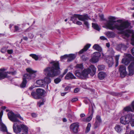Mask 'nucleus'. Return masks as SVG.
Wrapping results in <instances>:
<instances>
[{
  "label": "nucleus",
  "instance_id": "obj_1",
  "mask_svg": "<svg viewBox=\"0 0 134 134\" xmlns=\"http://www.w3.org/2000/svg\"><path fill=\"white\" fill-rule=\"evenodd\" d=\"M99 16L102 20H106L107 23L105 24V28L111 30L116 29L119 31L118 34H122V37L126 39L130 36V34L127 31H124V30L128 28L130 26V24L127 21H125L121 23V20H115L116 19L115 17L109 16L108 18V20H106L104 19V15L103 14L99 15Z\"/></svg>",
  "mask_w": 134,
  "mask_h": 134
},
{
  "label": "nucleus",
  "instance_id": "obj_2",
  "mask_svg": "<svg viewBox=\"0 0 134 134\" xmlns=\"http://www.w3.org/2000/svg\"><path fill=\"white\" fill-rule=\"evenodd\" d=\"M50 63L52 66L47 67L43 70L44 74L49 77H45L43 80L45 85L51 82V79L49 77H53L60 73L59 64L58 62L52 61Z\"/></svg>",
  "mask_w": 134,
  "mask_h": 134
},
{
  "label": "nucleus",
  "instance_id": "obj_3",
  "mask_svg": "<svg viewBox=\"0 0 134 134\" xmlns=\"http://www.w3.org/2000/svg\"><path fill=\"white\" fill-rule=\"evenodd\" d=\"M26 70L27 73L24 75L23 81L20 85V87L22 88L25 87L26 86L27 83L26 79L29 80L33 79L36 76L37 71L34 70L30 68H27Z\"/></svg>",
  "mask_w": 134,
  "mask_h": 134
},
{
  "label": "nucleus",
  "instance_id": "obj_4",
  "mask_svg": "<svg viewBox=\"0 0 134 134\" xmlns=\"http://www.w3.org/2000/svg\"><path fill=\"white\" fill-rule=\"evenodd\" d=\"M96 71V68L94 65H91L88 68L84 69L82 72V77H87L89 74L91 76H93L95 74Z\"/></svg>",
  "mask_w": 134,
  "mask_h": 134
},
{
  "label": "nucleus",
  "instance_id": "obj_5",
  "mask_svg": "<svg viewBox=\"0 0 134 134\" xmlns=\"http://www.w3.org/2000/svg\"><path fill=\"white\" fill-rule=\"evenodd\" d=\"M13 129L14 131L16 133H20L22 129L25 133L27 134L28 133L27 127L26 126L23 124L18 125L16 123H14L13 125Z\"/></svg>",
  "mask_w": 134,
  "mask_h": 134
},
{
  "label": "nucleus",
  "instance_id": "obj_6",
  "mask_svg": "<svg viewBox=\"0 0 134 134\" xmlns=\"http://www.w3.org/2000/svg\"><path fill=\"white\" fill-rule=\"evenodd\" d=\"M89 18L87 14L84 15H80L78 14H74L70 18V20L73 21V23H75L77 21V19L81 21H84L85 20H88Z\"/></svg>",
  "mask_w": 134,
  "mask_h": 134
},
{
  "label": "nucleus",
  "instance_id": "obj_7",
  "mask_svg": "<svg viewBox=\"0 0 134 134\" xmlns=\"http://www.w3.org/2000/svg\"><path fill=\"white\" fill-rule=\"evenodd\" d=\"M8 116L9 119L12 121L14 122H19L20 121L17 119L19 118L20 120H24L23 118L19 114H15L11 111L8 113Z\"/></svg>",
  "mask_w": 134,
  "mask_h": 134
},
{
  "label": "nucleus",
  "instance_id": "obj_8",
  "mask_svg": "<svg viewBox=\"0 0 134 134\" xmlns=\"http://www.w3.org/2000/svg\"><path fill=\"white\" fill-rule=\"evenodd\" d=\"M37 93L35 92H32L31 95L33 98L36 99H39L44 94L45 91L43 90L40 88L37 89L36 90Z\"/></svg>",
  "mask_w": 134,
  "mask_h": 134
},
{
  "label": "nucleus",
  "instance_id": "obj_9",
  "mask_svg": "<svg viewBox=\"0 0 134 134\" xmlns=\"http://www.w3.org/2000/svg\"><path fill=\"white\" fill-rule=\"evenodd\" d=\"M6 69L4 68L0 69V80H2L7 77L8 74L12 75H14L16 73L15 71H14L5 72Z\"/></svg>",
  "mask_w": 134,
  "mask_h": 134
},
{
  "label": "nucleus",
  "instance_id": "obj_10",
  "mask_svg": "<svg viewBox=\"0 0 134 134\" xmlns=\"http://www.w3.org/2000/svg\"><path fill=\"white\" fill-rule=\"evenodd\" d=\"M79 125L78 122H75L72 124L70 126V131L74 133H76L79 131Z\"/></svg>",
  "mask_w": 134,
  "mask_h": 134
},
{
  "label": "nucleus",
  "instance_id": "obj_11",
  "mask_svg": "<svg viewBox=\"0 0 134 134\" xmlns=\"http://www.w3.org/2000/svg\"><path fill=\"white\" fill-rule=\"evenodd\" d=\"M133 59V57L131 55L128 54L126 55L125 57L122 59L121 62L125 65H127L130 63L131 61Z\"/></svg>",
  "mask_w": 134,
  "mask_h": 134
},
{
  "label": "nucleus",
  "instance_id": "obj_12",
  "mask_svg": "<svg viewBox=\"0 0 134 134\" xmlns=\"http://www.w3.org/2000/svg\"><path fill=\"white\" fill-rule=\"evenodd\" d=\"M3 111H1L0 113V131L4 132L7 131L6 126L2 122L1 118L3 115Z\"/></svg>",
  "mask_w": 134,
  "mask_h": 134
},
{
  "label": "nucleus",
  "instance_id": "obj_13",
  "mask_svg": "<svg viewBox=\"0 0 134 134\" xmlns=\"http://www.w3.org/2000/svg\"><path fill=\"white\" fill-rule=\"evenodd\" d=\"M94 112L93 108L92 105L91 107H90L89 108L88 114L89 116L86 119L85 121L87 122H89L92 119Z\"/></svg>",
  "mask_w": 134,
  "mask_h": 134
},
{
  "label": "nucleus",
  "instance_id": "obj_14",
  "mask_svg": "<svg viewBox=\"0 0 134 134\" xmlns=\"http://www.w3.org/2000/svg\"><path fill=\"white\" fill-rule=\"evenodd\" d=\"M119 70L121 76L122 77H124L127 74L125 66L124 65H121L119 68Z\"/></svg>",
  "mask_w": 134,
  "mask_h": 134
},
{
  "label": "nucleus",
  "instance_id": "obj_15",
  "mask_svg": "<svg viewBox=\"0 0 134 134\" xmlns=\"http://www.w3.org/2000/svg\"><path fill=\"white\" fill-rule=\"evenodd\" d=\"M127 48L128 47L126 45L124 44L121 43L117 46L116 49L118 51L122 52V51H125Z\"/></svg>",
  "mask_w": 134,
  "mask_h": 134
},
{
  "label": "nucleus",
  "instance_id": "obj_16",
  "mask_svg": "<svg viewBox=\"0 0 134 134\" xmlns=\"http://www.w3.org/2000/svg\"><path fill=\"white\" fill-rule=\"evenodd\" d=\"M129 71V75L132 76L134 74V60L131 63L128 67Z\"/></svg>",
  "mask_w": 134,
  "mask_h": 134
},
{
  "label": "nucleus",
  "instance_id": "obj_17",
  "mask_svg": "<svg viewBox=\"0 0 134 134\" xmlns=\"http://www.w3.org/2000/svg\"><path fill=\"white\" fill-rule=\"evenodd\" d=\"M124 116L125 117L126 119L127 120L126 121H127L128 123H129L131 120L132 118L134 117V115L132 114L129 113Z\"/></svg>",
  "mask_w": 134,
  "mask_h": 134
},
{
  "label": "nucleus",
  "instance_id": "obj_18",
  "mask_svg": "<svg viewBox=\"0 0 134 134\" xmlns=\"http://www.w3.org/2000/svg\"><path fill=\"white\" fill-rule=\"evenodd\" d=\"M76 77L71 73L69 72L66 75L65 78L66 79L69 80L75 79Z\"/></svg>",
  "mask_w": 134,
  "mask_h": 134
},
{
  "label": "nucleus",
  "instance_id": "obj_19",
  "mask_svg": "<svg viewBox=\"0 0 134 134\" xmlns=\"http://www.w3.org/2000/svg\"><path fill=\"white\" fill-rule=\"evenodd\" d=\"M90 44H87L84 46V48L83 49L81 50L79 52V54H81L83 53L84 52L86 51L90 47Z\"/></svg>",
  "mask_w": 134,
  "mask_h": 134
},
{
  "label": "nucleus",
  "instance_id": "obj_20",
  "mask_svg": "<svg viewBox=\"0 0 134 134\" xmlns=\"http://www.w3.org/2000/svg\"><path fill=\"white\" fill-rule=\"evenodd\" d=\"M107 75L105 73L102 72H99L98 75V77L100 80H103L105 77Z\"/></svg>",
  "mask_w": 134,
  "mask_h": 134
},
{
  "label": "nucleus",
  "instance_id": "obj_21",
  "mask_svg": "<svg viewBox=\"0 0 134 134\" xmlns=\"http://www.w3.org/2000/svg\"><path fill=\"white\" fill-rule=\"evenodd\" d=\"M107 62L109 67L111 66L114 63L112 57H111L107 59Z\"/></svg>",
  "mask_w": 134,
  "mask_h": 134
},
{
  "label": "nucleus",
  "instance_id": "obj_22",
  "mask_svg": "<svg viewBox=\"0 0 134 134\" xmlns=\"http://www.w3.org/2000/svg\"><path fill=\"white\" fill-rule=\"evenodd\" d=\"M105 34L108 38L114 37L115 36L114 32L110 31L107 32L105 33Z\"/></svg>",
  "mask_w": 134,
  "mask_h": 134
},
{
  "label": "nucleus",
  "instance_id": "obj_23",
  "mask_svg": "<svg viewBox=\"0 0 134 134\" xmlns=\"http://www.w3.org/2000/svg\"><path fill=\"white\" fill-rule=\"evenodd\" d=\"M93 48L95 50L99 52H101L102 51V48L98 44H95L93 46Z\"/></svg>",
  "mask_w": 134,
  "mask_h": 134
},
{
  "label": "nucleus",
  "instance_id": "obj_24",
  "mask_svg": "<svg viewBox=\"0 0 134 134\" xmlns=\"http://www.w3.org/2000/svg\"><path fill=\"white\" fill-rule=\"evenodd\" d=\"M126 121L125 117L124 116H122L120 118V122L122 124L125 125L129 124Z\"/></svg>",
  "mask_w": 134,
  "mask_h": 134
},
{
  "label": "nucleus",
  "instance_id": "obj_25",
  "mask_svg": "<svg viewBox=\"0 0 134 134\" xmlns=\"http://www.w3.org/2000/svg\"><path fill=\"white\" fill-rule=\"evenodd\" d=\"M69 57L67 61L70 62L74 60L76 57V55L74 54H70L68 55Z\"/></svg>",
  "mask_w": 134,
  "mask_h": 134
},
{
  "label": "nucleus",
  "instance_id": "obj_26",
  "mask_svg": "<svg viewBox=\"0 0 134 134\" xmlns=\"http://www.w3.org/2000/svg\"><path fill=\"white\" fill-rule=\"evenodd\" d=\"M36 83L39 86H42L45 85L44 80H37L36 81Z\"/></svg>",
  "mask_w": 134,
  "mask_h": 134
},
{
  "label": "nucleus",
  "instance_id": "obj_27",
  "mask_svg": "<svg viewBox=\"0 0 134 134\" xmlns=\"http://www.w3.org/2000/svg\"><path fill=\"white\" fill-rule=\"evenodd\" d=\"M114 128L115 131L119 133H120L122 130V127L119 125H116Z\"/></svg>",
  "mask_w": 134,
  "mask_h": 134
},
{
  "label": "nucleus",
  "instance_id": "obj_28",
  "mask_svg": "<svg viewBox=\"0 0 134 134\" xmlns=\"http://www.w3.org/2000/svg\"><path fill=\"white\" fill-rule=\"evenodd\" d=\"M132 42H131V44L133 45H134V34L132 35V39H131ZM131 52L132 54L134 56V47L133 48L131 49Z\"/></svg>",
  "mask_w": 134,
  "mask_h": 134
},
{
  "label": "nucleus",
  "instance_id": "obj_29",
  "mask_svg": "<svg viewBox=\"0 0 134 134\" xmlns=\"http://www.w3.org/2000/svg\"><path fill=\"white\" fill-rule=\"evenodd\" d=\"M92 27L94 28V29L96 30L99 31L100 30V28L99 27L98 25L96 24L92 23Z\"/></svg>",
  "mask_w": 134,
  "mask_h": 134
},
{
  "label": "nucleus",
  "instance_id": "obj_30",
  "mask_svg": "<svg viewBox=\"0 0 134 134\" xmlns=\"http://www.w3.org/2000/svg\"><path fill=\"white\" fill-rule=\"evenodd\" d=\"M75 75L76 76L79 77L80 78H82V72H80L79 70L76 71L75 72Z\"/></svg>",
  "mask_w": 134,
  "mask_h": 134
},
{
  "label": "nucleus",
  "instance_id": "obj_31",
  "mask_svg": "<svg viewBox=\"0 0 134 134\" xmlns=\"http://www.w3.org/2000/svg\"><path fill=\"white\" fill-rule=\"evenodd\" d=\"M99 59L93 56V57L90 60V61L92 63H96L98 61Z\"/></svg>",
  "mask_w": 134,
  "mask_h": 134
},
{
  "label": "nucleus",
  "instance_id": "obj_32",
  "mask_svg": "<svg viewBox=\"0 0 134 134\" xmlns=\"http://www.w3.org/2000/svg\"><path fill=\"white\" fill-rule=\"evenodd\" d=\"M123 110L125 111H133V110L129 106H128L125 108Z\"/></svg>",
  "mask_w": 134,
  "mask_h": 134
},
{
  "label": "nucleus",
  "instance_id": "obj_33",
  "mask_svg": "<svg viewBox=\"0 0 134 134\" xmlns=\"http://www.w3.org/2000/svg\"><path fill=\"white\" fill-rule=\"evenodd\" d=\"M30 56L32 57L34 59L36 60H37L38 59V56L35 54H30Z\"/></svg>",
  "mask_w": 134,
  "mask_h": 134
},
{
  "label": "nucleus",
  "instance_id": "obj_34",
  "mask_svg": "<svg viewBox=\"0 0 134 134\" xmlns=\"http://www.w3.org/2000/svg\"><path fill=\"white\" fill-rule=\"evenodd\" d=\"M101 55L100 53L98 52H94L93 54V56L99 59Z\"/></svg>",
  "mask_w": 134,
  "mask_h": 134
},
{
  "label": "nucleus",
  "instance_id": "obj_35",
  "mask_svg": "<svg viewBox=\"0 0 134 134\" xmlns=\"http://www.w3.org/2000/svg\"><path fill=\"white\" fill-rule=\"evenodd\" d=\"M98 70H104L105 68V66L103 65H100L98 66Z\"/></svg>",
  "mask_w": 134,
  "mask_h": 134
},
{
  "label": "nucleus",
  "instance_id": "obj_36",
  "mask_svg": "<svg viewBox=\"0 0 134 134\" xmlns=\"http://www.w3.org/2000/svg\"><path fill=\"white\" fill-rule=\"evenodd\" d=\"M91 124L90 123H88L86 129V132L87 133L89 132L90 130V127H91Z\"/></svg>",
  "mask_w": 134,
  "mask_h": 134
},
{
  "label": "nucleus",
  "instance_id": "obj_37",
  "mask_svg": "<svg viewBox=\"0 0 134 134\" xmlns=\"http://www.w3.org/2000/svg\"><path fill=\"white\" fill-rule=\"evenodd\" d=\"M76 66L77 68L82 70L83 69V68L82 64H77L76 65Z\"/></svg>",
  "mask_w": 134,
  "mask_h": 134
},
{
  "label": "nucleus",
  "instance_id": "obj_38",
  "mask_svg": "<svg viewBox=\"0 0 134 134\" xmlns=\"http://www.w3.org/2000/svg\"><path fill=\"white\" fill-rule=\"evenodd\" d=\"M119 56V55H117L115 56V60L116 62V65L117 66L118 65V60Z\"/></svg>",
  "mask_w": 134,
  "mask_h": 134
},
{
  "label": "nucleus",
  "instance_id": "obj_39",
  "mask_svg": "<svg viewBox=\"0 0 134 134\" xmlns=\"http://www.w3.org/2000/svg\"><path fill=\"white\" fill-rule=\"evenodd\" d=\"M98 122H101V120L100 118V117L99 115H97L96 117V121Z\"/></svg>",
  "mask_w": 134,
  "mask_h": 134
},
{
  "label": "nucleus",
  "instance_id": "obj_40",
  "mask_svg": "<svg viewBox=\"0 0 134 134\" xmlns=\"http://www.w3.org/2000/svg\"><path fill=\"white\" fill-rule=\"evenodd\" d=\"M61 80L59 78H57L54 80V82L56 84L60 82Z\"/></svg>",
  "mask_w": 134,
  "mask_h": 134
},
{
  "label": "nucleus",
  "instance_id": "obj_41",
  "mask_svg": "<svg viewBox=\"0 0 134 134\" xmlns=\"http://www.w3.org/2000/svg\"><path fill=\"white\" fill-rule=\"evenodd\" d=\"M100 123V122L96 121L94 124L95 128H97L99 126Z\"/></svg>",
  "mask_w": 134,
  "mask_h": 134
},
{
  "label": "nucleus",
  "instance_id": "obj_42",
  "mask_svg": "<svg viewBox=\"0 0 134 134\" xmlns=\"http://www.w3.org/2000/svg\"><path fill=\"white\" fill-rule=\"evenodd\" d=\"M7 50V48L5 47H3L1 49V52L3 53H5L6 51Z\"/></svg>",
  "mask_w": 134,
  "mask_h": 134
},
{
  "label": "nucleus",
  "instance_id": "obj_43",
  "mask_svg": "<svg viewBox=\"0 0 134 134\" xmlns=\"http://www.w3.org/2000/svg\"><path fill=\"white\" fill-rule=\"evenodd\" d=\"M29 37L30 38H32L34 37V35L31 33H29L28 34Z\"/></svg>",
  "mask_w": 134,
  "mask_h": 134
},
{
  "label": "nucleus",
  "instance_id": "obj_44",
  "mask_svg": "<svg viewBox=\"0 0 134 134\" xmlns=\"http://www.w3.org/2000/svg\"><path fill=\"white\" fill-rule=\"evenodd\" d=\"M69 57V56L68 55H65L63 56H62L60 57V59H65L66 58L68 57Z\"/></svg>",
  "mask_w": 134,
  "mask_h": 134
},
{
  "label": "nucleus",
  "instance_id": "obj_45",
  "mask_svg": "<svg viewBox=\"0 0 134 134\" xmlns=\"http://www.w3.org/2000/svg\"><path fill=\"white\" fill-rule=\"evenodd\" d=\"M71 87L70 86H68L66 87L65 89V91H69L71 89Z\"/></svg>",
  "mask_w": 134,
  "mask_h": 134
},
{
  "label": "nucleus",
  "instance_id": "obj_46",
  "mask_svg": "<svg viewBox=\"0 0 134 134\" xmlns=\"http://www.w3.org/2000/svg\"><path fill=\"white\" fill-rule=\"evenodd\" d=\"M81 58L84 61H86L87 59V57H85L84 55H82L81 57Z\"/></svg>",
  "mask_w": 134,
  "mask_h": 134
},
{
  "label": "nucleus",
  "instance_id": "obj_47",
  "mask_svg": "<svg viewBox=\"0 0 134 134\" xmlns=\"http://www.w3.org/2000/svg\"><path fill=\"white\" fill-rule=\"evenodd\" d=\"M85 20L84 21H84V24L87 27H88L89 26V24L87 21H85Z\"/></svg>",
  "mask_w": 134,
  "mask_h": 134
},
{
  "label": "nucleus",
  "instance_id": "obj_48",
  "mask_svg": "<svg viewBox=\"0 0 134 134\" xmlns=\"http://www.w3.org/2000/svg\"><path fill=\"white\" fill-rule=\"evenodd\" d=\"M80 90V89L79 88H75L74 90V92L76 93L78 92Z\"/></svg>",
  "mask_w": 134,
  "mask_h": 134
},
{
  "label": "nucleus",
  "instance_id": "obj_49",
  "mask_svg": "<svg viewBox=\"0 0 134 134\" xmlns=\"http://www.w3.org/2000/svg\"><path fill=\"white\" fill-rule=\"evenodd\" d=\"M78 100V98H75L72 99L71 100V102H74Z\"/></svg>",
  "mask_w": 134,
  "mask_h": 134
},
{
  "label": "nucleus",
  "instance_id": "obj_50",
  "mask_svg": "<svg viewBox=\"0 0 134 134\" xmlns=\"http://www.w3.org/2000/svg\"><path fill=\"white\" fill-rule=\"evenodd\" d=\"M15 30L16 31H18L19 30V28L18 26H15L14 27Z\"/></svg>",
  "mask_w": 134,
  "mask_h": 134
},
{
  "label": "nucleus",
  "instance_id": "obj_51",
  "mask_svg": "<svg viewBox=\"0 0 134 134\" xmlns=\"http://www.w3.org/2000/svg\"><path fill=\"white\" fill-rule=\"evenodd\" d=\"M75 24H76L78 25H81L82 24V22H80V21H77L76 22Z\"/></svg>",
  "mask_w": 134,
  "mask_h": 134
},
{
  "label": "nucleus",
  "instance_id": "obj_52",
  "mask_svg": "<svg viewBox=\"0 0 134 134\" xmlns=\"http://www.w3.org/2000/svg\"><path fill=\"white\" fill-rule=\"evenodd\" d=\"M100 39L101 40H107V39L104 36H102L100 37Z\"/></svg>",
  "mask_w": 134,
  "mask_h": 134
},
{
  "label": "nucleus",
  "instance_id": "obj_53",
  "mask_svg": "<svg viewBox=\"0 0 134 134\" xmlns=\"http://www.w3.org/2000/svg\"><path fill=\"white\" fill-rule=\"evenodd\" d=\"M44 101H42V102H41L38 103V105H39V107H40L41 105H43L44 104Z\"/></svg>",
  "mask_w": 134,
  "mask_h": 134
},
{
  "label": "nucleus",
  "instance_id": "obj_54",
  "mask_svg": "<svg viewBox=\"0 0 134 134\" xmlns=\"http://www.w3.org/2000/svg\"><path fill=\"white\" fill-rule=\"evenodd\" d=\"M131 125L132 126H134V119H133L131 123Z\"/></svg>",
  "mask_w": 134,
  "mask_h": 134
},
{
  "label": "nucleus",
  "instance_id": "obj_55",
  "mask_svg": "<svg viewBox=\"0 0 134 134\" xmlns=\"http://www.w3.org/2000/svg\"><path fill=\"white\" fill-rule=\"evenodd\" d=\"M8 53L9 54H11L13 52V51L12 50H8L7 51Z\"/></svg>",
  "mask_w": 134,
  "mask_h": 134
},
{
  "label": "nucleus",
  "instance_id": "obj_56",
  "mask_svg": "<svg viewBox=\"0 0 134 134\" xmlns=\"http://www.w3.org/2000/svg\"><path fill=\"white\" fill-rule=\"evenodd\" d=\"M31 115L33 117H35L37 116L34 113L32 114Z\"/></svg>",
  "mask_w": 134,
  "mask_h": 134
},
{
  "label": "nucleus",
  "instance_id": "obj_57",
  "mask_svg": "<svg viewBox=\"0 0 134 134\" xmlns=\"http://www.w3.org/2000/svg\"><path fill=\"white\" fill-rule=\"evenodd\" d=\"M68 71V69H65V71H64V72L63 73V75H64L65 74H66V73Z\"/></svg>",
  "mask_w": 134,
  "mask_h": 134
},
{
  "label": "nucleus",
  "instance_id": "obj_58",
  "mask_svg": "<svg viewBox=\"0 0 134 134\" xmlns=\"http://www.w3.org/2000/svg\"><path fill=\"white\" fill-rule=\"evenodd\" d=\"M28 38L26 36H24L23 37V39L25 40H27Z\"/></svg>",
  "mask_w": 134,
  "mask_h": 134
},
{
  "label": "nucleus",
  "instance_id": "obj_59",
  "mask_svg": "<svg viewBox=\"0 0 134 134\" xmlns=\"http://www.w3.org/2000/svg\"><path fill=\"white\" fill-rule=\"evenodd\" d=\"M67 92H64L61 93V95L62 96H64L65 95Z\"/></svg>",
  "mask_w": 134,
  "mask_h": 134
},
{
  "label": "nucleus",
  "instance_id": "obj_60",
  "mask_svg": "<svg viewBox=\"0 0 134 134\" xmlns=\"http://www.w3.org/2000/svg\"><path fill=\"white\" fill-rule=\"evenodd\" d=\"M85 115L84 114H81L80 115V116L81 117H83Z\"/></svg>",
  "mask_w": 134,
  "mask_h": 134
},
{
  "label": "nucleus",
  "instance_id": "obj_61",
  "mask_svg": "<svg viewBox=\"0 0 134 134\" xmlns=\"http://www.w3.org/2000/svg\"><path fill=\"white\" fill-rule=\"evenodd\" d=\"M106 46L107 47L109 48L110 46V44L109 43H107L106 44Z\"/></svg>",
  "mask_w": 134,
  "mask_h": 134
},
{
  "label": "nucleus",
  "instance_id": "obj_62",
  "mask_svg": "<svg viewBox=\"0 0 134 134\" xmlns=\"http://www.w3.org/2000/svg\"><path fill=\"white\" fill-rule=\"evenodd\" d=\"M63 122H65L67 121V120L65 118H63Z\"/></svg>",
  "mask_w": 134,
  "mask_h": 134
},
{
  "label": "nucleus",
  "instance_id": "obj_63",
  "mask_svg": "<svg viewBox=\"0 0 134 134\" xmlns=\"http://www.w3.org/2000/svg\"><path fill=\"white\" fill-rule=\"evenodd\" d=\"M130 134H134V131H131L130 132Z\"/></svg>",
  "mask_w": 134,
  "mask_h": 134
},
{
  "label": "nucleus",
  "instance_id": "obj_64",
  "mask_svg": "<svg viewBox=\"0 0 134 134\" xmlns=\"http://www.w3.org/2000/svg\"><path fill=\"white\" fill-rule=\"evenodd\" d=\"M1 108L2 109L4 110L6 108V107L5 106H3Z\"/></svg>",
  "mask_w": 134,
  "mask_h": 134
}]
</instances>
